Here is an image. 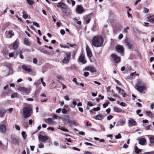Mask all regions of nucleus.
Returning <instances> with one entry per match:
<instances>
[{"instance_id":"f257e3e1","label":"nucleus","mask_w":154,"mask_h":154,"mask_svg":"<svg viewBox=\"0 0 154 154\" xmlns=\"http://www.w3.org/2000/svg\"><path fill=\"white\" fill-rule=\"evenodd\" d=\"M92 43L94 47H101L103 43V38L100 36H95L92 40Z\"/></svg>"},{"instance_id":"f03ea898","label":"nucleus","mask_w":154,"mask_h":154,"mask_svg":"<svg viewBox=\"0 0 154 154\" xmlns=\"http://www.w3.org/2000/svg\"><path fill=\"white\" fill-rule=\"evenodd\" d=\"M23 111V117L25 119L30 116L32 113V109L30 106L24 108Z\"/></svg>"},{"instance_id":"7ed1b4c3","label":"nucleus","mask_w":154,"mask_h":154,"mask_svg":"<svg viewBox=\"0 0 154 154\" xmlns=\"http://www.w3.org/2000/svg\"><path fill=\"white\" fill-rule=\"evenodd\" d=\"M146 88V85L141 81H138L135 85V88L141 93Z\"/></svg>"},{"instance_id":"20e7f679","label":"nucleus","mask_w":154,"mask_h":154,"mask_svg":"<svg viewBox=\"0 0 154 154\" xmlns=\"http://www.w3.org/2000/svg\"><path fill=\"white\" fill-rule=\"evenodd\" d=\"M57 6L58 8H60L61 11L63 13H66L67 12L66 5L63 3H58L57 5Z\"/></svg>"},{"instance_id":"39448f33","label":"nucleus","mask_w":154,"mask_h":154,"mask_svg":"<svg viewBox=\"0 0 154 154\" xmlns=\"http://www.w3.org/2000/svg\"><path fill=\"white\" fill-rule=\"evenodd\" d=\"M17 90L21 92H23L26 94H28L30 91L29 89L27 88L24 87L19 86L18 87Z\"/></svg>"},{"instance_id":"423d86ee","label":"nucleus","mask_w":154,"mask_h":154,"mask_svg":"<svg viewBox=\"0 0 154 154\" xmlns=\"http://www.w3.org/2000/svg\"><path fill=\"white\" fill-rule=\"evenodd\" d=\"M71 54L69 53H65L64 54V58L62 61L63 63H67L70 59Z\"/></svg>"},{"instance_id":"0eeeda50","label":"nucleus","mask_w":154,"mask_h":154,"mask_svg":"<svg viewBox=\"0 0 154 154\" xmlns=\"http://www.w3.org/2000/svg\"><path fill=\"white\" fill-rule=\"evenodd\" d=\"M38 140L39 142H44L47 141L48 139V136H44L41 134L39 135L38 137Z\"/></svg>"},{"instance_id":"6e6552de","label":"nucleus","mask_w":154,"mask_h":154,"mask_svg":"<svg viewBox=\"0 0 154 154\" xmlns=\"http://www.w3.org/2000/svg\"><path fill=\"white\" fill-rule=\"evenodd\" d=\"M61 119L63 121V122L65 124L69 123L70 122V118L69 116L67 115H64L62 118Z\"/></svg>"},{"instance_id":"1a4fd4ad","label":"nucleus","mask_w":154,"mask_h":154,"mask_svg":"<svg viewBox=\"0 0 154 154\" xmlns=\"http://www.w3.org/2000/svg\"><path fill=\"white\" fill-rule=\"evenodd\" d=\"M125 45L128 47L129 48H132L134 45V42L132 41L128 42L127 40H125L124 42Z\"/></svg>"},{"instance_id":"9d476101","label":"nucleus","mask_w":154,"mask_h":154,"mask_svg":"<svg viewBox=\"0 0 154 154\" xmlns=\"http://www.w3.org/2000/svg\"><path fill=\"white\" fill-rule=\"evenodd\" d=\"M111 56L113 58L116 63H118L120 62V57L118 56L116 54H112Z\"/></svg>"},{"instance_id":"9b49d317","label":"nucleus","mask_w":154,"mask_h":154,"mask_svg":"<svg viewBox=\"0 0 154 154\" xmlns=\"http://www.w3.org/2000/svg\"><path fill=\"white\" fill-rule=\"evenodd\" d=\"M86 70L89 71L91 72H96V70L93 66H86L85 68Z\"/></svg>"},{"instance_id":"f8f14e48","label":"nucleus","mask_w":154,"mask_h":154,"mask_svg":"<svg viewBox=\"0 0 154 154\" xmlns=\"http://www.w3.org/2000/svg\"><path fill=\"white\" fill-rule=\"evenodd\" d=\"M147 21L153 24H154V14H149L147 17Z\"/></svg>"},{"instance_id":"ddd939ff","label":"nucleus","mask_w":154,"mask_h":154,"mask_svg":"<svg viewBox=\"0 0 154 154\" xmlns=\"http://www.w3.org/2000/svg\"><path fill=\"white\" fill-rule=\"evenodd\" d=\"M128 123L129 127H132L136 124V121L131 118L129 119L128 121Z\"/></svg>"},{"instance_id":"4468645a","label":"nucleus","mask_w":154,"mask_h":154,"mask_svg":"<svg viewBox=\"0 0 154 154\" xmlns=\"http://www.w3.org/2000/svg\"><path fill=\"white\" fill-rule=\"evenodd\" d=\"M79 60L82 64H85L86 63V60L85 59L84 55L83 54H82L79 57Z\"/></svg>"},{"instance_id":"2eb2a0df","label":"nucleus","mask_w":154,"mask_h":154,"mask_svg":"<svg viewBox=\"0 0 154 154\" xmlns=\"http://www.w3.org/2000/svg\"><path fill=\"white\" fill-rule=\"evenodd\" d=\"M84 8L81 5H78L76 9V12L77 13L80 14L83 12Z\"/></svg>"},{"instance_id":"dca6fc26","label":"nucleus","mask_w":154,"mask_h":154,"mask_svg":"<svg viewBox=\"0 0 154 154\" xmlns=\"http://www.w3.org/2000/svg\"><path fill=\"white\" fill-rule=\"evenodd\" d=\"M86 49L88 56L89 57H91L92 56V54L91 51L88 45L86 46Z\"/></svg>"},{"instance_id":"f3484780","label":"nucleus","mask_w":154,"mask_h":154,"mask_svg":"<svg viewBox=\"0 0 154 154\" xmlns=\"http://www.w3.org/2000/svg\"><path fill=\"white\" fill-rule=\"evenodd\" d=\"M116 50L118 52L121 53L124 51V48L121 45H118L116 47Z\"/></svg>"},{"instance_id":"a211bd4d","label":"nucleus","mask_w":154,"mask_h":154,"mask_svg":"<svg viewBox=\"0 0 154 154\" xmlns=\"http://www.w3.org/2000/svg\"><path fill=\"white\" fill-rule=\"evenodd\" d=\"M45 122L49 124H56V122L55 121H53V119L52 118H48L45 120Z\"/></svg>"},{"instance_id":"6ab92c4d","label":"nucleus","mask_w":154,"mask_h":154,"mask_svg":"<svg viewBox=\"0 0 154 154\" xmlns=\"http://www.w3.org/2000/svg\"><path fill=\"white\" fill-rule=\"evenodd\" d=\"M138 142L141 145H145L146 144V140L145 138H141L139 139Z\"/></svg>"},{"instance_id":"aec40b11","label":"nucleus","mask_w":154,"mask_h":154,"mask_svg":"<svg viewBox=\"0 0 154 154\" xmlns=\"http://www.w3.org/2000/svg\"><path fill=\"white\" fill-rule=\"evenodd\" d=\"M19 44V42L18 40H16L15 42L13 43V48L14 50H15L18 47Z\"/></svg>"},{"instance_id":"412c9836","label":"nucleus","mask_w":154,"mask_h":154,"mask_svg":"<svg viewBox=\"0 0 154 154\" xmlns=\"http://www.w3.org/2000/svg\"><path fill=\"white\" fill-rule=\"evenodd\" d=\"M22 68L26 71L31 72L32 71V70L30 68L28 67L25 65H23Z\"/></svg>"},{"instance_id":"4be33fe9","label":"nucleus","mask_w":154,"mask_h":154,"mask_svg":"<svg viewBox=\"0 0 154 154\" xmlns=\"http://www.w3.org/2000/svg\"><path fill=\"white\" fill-rule=\"evenodd\" d=\"M0 130L1 132H5L6 131V127L5 125H0Z\"/></svg>"},{"instance_id":"5701e85b","label":"nucleus","mask_w":154,"mask_h":154,"mask_svg":"<svg viewBox=\"0 0 154 154\" xmlns=\"http://www.w3.org/2000/svg\"><path fill=\"white\" fill-rule=\"evenodd\" d=\"M70 124V126L72 127V126L71 125V124L72 125H73L75 126H77L79 125V124L76 121V120H73V121H71L70 120V122L69 123Z\"/></svg>"},{"instance_id":"b1692460","label":"nucleus","mask_w":154,"mask_h":154,"mask_svg":"<svg viewBox=\"0 0 154 154\" xmlns=\"http://www.w3.org/2000/svg\"><path fill=\"white\" fill-rule=\"evenodd\" d=\"M146 114L148 116L151 118H153L154 117V114L152 113L150 111H146Z\"/></svg>"},{"instance_id":"393cba45","label":"nucleus","mask_w":154,"mask_h":154,"mask_svg":"<svg viewBox=\"0 0 154 154\" xmlns=\"http://www.w3.org/2000/svg\"><path fill=\"white\" fill-rule=\"evenodd\" d=\"M40 51L41 52L45 54L51 55V53L50 52L47 51L44 48H42L41 50H40Z\"/></svg>"},{"instance_id":"a878e982","label":"nucleus","mask_w":154,"mask_h":154,"mask_svg":"<svg viewBox=\"0 0 154 154\" xmlns=\"http://www.w3.org/2000/svg\"><path fill=\"white\" fill-rule=\"evenodd\" d=\"M6 111L3 109H0V116L2 117L5 113Z\"/></svg>"},{"instance_id":"bb28decb","label":"nucleus","mask_w":154,"mask_h":154,"mask_svg":"<svg viewBox=\"0 0 154 154\" xmlns=\"http://www.w3.org/2000/svg\"><path fill=\"white\" fill-rule=\"evenodd\" d=\"M103 119V116L101 114H99L97 115L95 117V119L101 120Z\"/></svg>"},{"instance_id":"cd10ccee","label":"nucleus","mask_w":154,"mask_h":154,"mask_svg":"<svg viewBox=\"0 0 154 154\" xmlns=\"http://www.w3.org/2000/svg\"><path fill=\"white\" fill-rule=\"evenodd\" d=\"M134 149L135 150V152L137 153V154H139L141 152V149H138L137 146H135L134 147Z\"/></svg>"},{"instance_id":"c85d7f7f","label":"nucleus","mask_w":154,"mask_h":154,"mask_svg":"<svg viewBox=\"0 0 154 154\" xmlns=\"http://www.w3.org/2000/svg\"><path fill=\"white\" fill-rule=\"evenodd\" d=\"M8 33L9 35H11L9 36L10 38H11L12 36H14V33L12 30H10L8 31Z\"/></svg>"},{"instance_id":"c756f323","label":"nucleus","mask_w":154,"mask_h":154,"mask_svg":"<svg viewBox=\"0 0 154 154\" xmlns=\"http://www.w3.org/2000/svg\"><path fill=\"white\" fill-rule=\"evenodd\" d=\"M136 73V72H135L133 73H131L129 76L127 77V79H132V76H133L134 74Z\"/></svg>"},{"instance_id":"7c9ffc66","label":"nucleus","mask_w":154,"mask_h":154,"mask_svg":"<svg viewBox=\"0 0 154 154\" xmlns=\"http://www.w3.org/2000/svg\"><path fill=\"white\" fill-rule=\"evenodd\" d=\"M23 17L24 19H26L28 17V15L25 12V11L22 12Z\"/></svg>"},{"instance_id":"2f4dec72","label":"nucleus","mask_w":154,"mask_h":154,"mask_svg":"<svg viewBox=\"0 0 154 154\" xmlns=\"http://www.w3.org/2000/svg\"><path fill=\"white\" fill-rule=\"evenodd\" d=\"M18 94L17 93H14L11 95V98H13L17 97Z\"/></svg>"},{"instance_id":"473e14b6","label":"nucleus","mask_w":154,"mask_h":154,"mask_svg":"<svg viewBox=\"0 0 154 154\" xmlns=\"http://www.w3.org/2000/svg\"><path fill=\"white\" fill-rule=\"evenodd\" d=\"M150 142L151 143H154V136H152L149 138Z\"/></svg>"},{"instance_id":"72a5a7b5","label":"nucleus","mask_w":154,"mask_h":154,"mask_svg":"<svg viewBox=\"0 0 154 154\" xmlns=\"http://www.w3.org/2000/svg\"><path fill=\"white\" fill-rule=\"evenodd\" d=\"M26 1L27 3L30 5H32L34 3V2L32 0H26Z\"/></svg>"},{"instance_id":"f704fd0d","label":"nucleus","mask_w":154,"mask_h":154,"mask_svg":"<svg viewBox=\"0 0 154 154\" xmlns=\"http://www.w3.org/2000/svg\"><path fill=\"white\" fill-rule=\"evenodd\" d=\"M22 135L24 139L26 138L27 135L26 134V132L24 131H23L22 132Z\"/></svg>"},{"instance_id":"c9c22d12","label":"nucleus","mask_w":154,"mask_h":154,"mask_svg":"<svg viewBox=\"0 0 154 154\" xmlns=\"http://www.w3.org/2000/svg\"><path fill=\"white\" fill-rule=\"evenodd\" d=\"M24 43L26 45L28 46L30 45V43L28 40L27 39L25 38L24 40Z\"/></svg>"},{"instance_id":"e433bc0d","label":"nucleus","mask_w":154,"mask_h":154,"mask_svg":"<svg viewBox=\"0 0 154 154\" xmlns=\"http://www.w3.org/2000/svg\"><path fill=\"white\" fill-rule=\"evenodd\" d=\"M72 105H71L70 107L72 108H74L75 106L77 104V103L75 101H73L72 102Z\"/></svg>"},{"instance_id":"4c0bfd02","label":"nucleus","mask_w":154,"mask_h":154,"mask_svg":"<svg viewBox=\"0 0 154 154\" xmlns=\"http://www.w3.org/2000/svg\"><path fill=\"white\" fill-rule=\"evenodd\" d=\"M33 25L37 27H40L39 24L37 22L34 21L32 22Z\"/></svg>"},{"instance_id":"58836bf2","label":"nucleus","mask_w":154,"mask_h":154,"mask_svg":"<svg viewBox=\"0 0 154 154\" xmlns=\"http://www.w3.org/2000/svg\"><path fill=\"white\" fill-rule=\"evenodd\" d=\"M57 79H58L60 80H62L63 79V77L62 76L60 75H57Z\"/></svg>"},{"instance_id":"ea45409f","label":"nucleus","mask_w":154,"mask_h":154,"mask_svg":"<svg viewBox=\"0 0 154 154\" xmlns=\"http://www.w3.org/2000/svg\"><path fill=\"white\" fill-rule=\"evenodd\" d=\"M115 138L116 139L121 138L122 137L120 133H119L117 135H116L115 137Z\"/></svg>"},{"instance_id":"a19ab883","label":"nucleus","mask_w":154,"mask_h":154,"mask_svg":"<svg viewBox=\"0 0 154 154\" xmlns=\"http://www.w3.org/2000/svg\"><path fill=\"white\" fill-rule=\"evenodd\" d=\"M149 11V9L146 8H143V12L144 13H147Z\"/></svg>"},{"instance_id":"79ce46f5","label":"nucleus","mask_w":154,"mask_h":154,"mask_svg":"<svg viewBox=\"0 0 154 154\" xmlns=\"http://www.w3.org/2000/svg\"><path fill=\"white\" fill-rule=\"evenodd\" d=\"M119 123L120 124V125H125V121L123 120H122Z\"/></svg>"},{"instance_id":"37998d69","label":"nucleus","mask_w":154,"mask_h":154,"mask_svg":"<svg viewBox=\"0 0 154 154\" xmlns=\"http://www.w3.org/2000/svg\"><path fill=\"white\" fill-rule=\"evenodd\" d=\"M114 109L115 111L117 112H119L121 111V110L120 109L117 107H114Z\"/></svg>"},{"instance_id":"c03bdc74","label":"nucleus","mask_w":154,"mask_h":154,"mask_svg":"<svg viewBox=\"0 0 154 154\" xmlns=\"http://www.w3.org/2000/svg\"><path fill=\"white\" fill-rule=\"evenodd\" d=\"M122 91L121 94L122 96L124 97H125L126 96V94L124 92V90L123 89L122 90Z\"/></svg>"},{"instance_id":"a18cd8bd","label":"nucleus","mask_w":154,"mask_h":154,"mask_svg":"<svg viewBox=\"0 0 154 154\" xmlns=\"http://www.w3.org/2000/svg\"><path fill=\"white\" fill-rule=\"evenodd\" d=\"M39 93V92L38 91L36 90L35 92V94L34 95L35 97H36L38 95Z\"/></svg>"},{"instance_id":"49530a36","label":"nucleus","mask_w":154,"mask_h":154,"mask_svg":"<svg viewBox=\"0 0 154 154\" xmlns=\"http://www.w3.org/2000/svg\"><path fill=\"white\" fill-rule=\"evenodd\" d=\"M90 21V19L88 18H86L85 20V24H87Z\"/></svg>"},{"instance_id":"de8ad7c7","label":"nucleus","mask_w":154,"mask_h":154,"mask_svg":"<svg viewBox=\"0 0 154 154\" xmlns=\"http://www.w3.org/2000/svg\"><path fill=\"white\" fill-rule=\"evenodd\" d=\"M15 129L17 130L18 131H19L20 130V128L18 125H15Z\"/></svg>"},{"instance_id":"09e8293b","label":"nucleus","mask_w":154,"mask_h":154,"mask_svg":"<svg viewBox=\"0 0 154 154\" xmlns=\"http://www.w3.org/2000/svg\"><path fill=\"white\" fill-rule=\"evenodd\" d=\"M116 89L118 91V93L119 94H120L121 91H122V89L120 88L118 86H116Z\"/></svg>"},{"instance_id":"8fccbe9b","label":"nucleus","mask_w":154,"mask_h":154,"mask_svg":"<svg viewBox=\"0 0 154 154\" xmlns=\"http://www.w3.org/2000/svg\"><path fill=\"white\" fill-rule=\"evenodd\" d=\"M64 98L65 100H69V96L68 95H66V96H65L64 97Z\"/></svg>"},{"instance_id":"3c124183","label":"nucleus","mask_w":154,"mask_h":154,"mask_svg":"<svg viewBox=\"0 0 154 154\" xmlns=\"http://www.w3.org/2000/svg\"><path fill=\"white\" fill-rule=\"evenodd\" d=\"M100 107H97V108H94L93 109L94 111H96L100 110Z\"/></svg>"},{"instance_id":"603ef678","label":"nucleus","mask_w":154,"mask_h":154,"mask_svg":"<svg viewBox=\"0 0 154 154\" xmlns=\"http://www.w3.org/2000/svg\"><path fill=\"white\" fill-rule=\"evenodd\" d=\"M67 112V110L65 109H63L62 111V113L63 114H65Z\"/></svg>"},{"instance_id":"864d4df0","label":"nucleus","mask_w":154,"mask_h":154,"mask_svg":"<svg viewBox=\"0 0 154 154\" xmlns=\"http://www.w3.org/2000/svg\"><path fill=\"white\" fill-rule=\"evenodd\" d=\"M60 128V130H62L64 131H65V132H68L69 131L67 129L64 128L63 127H61V128Z\"/></svg>"},{"instance_id":"5fc2aeb1","label":"nucleus","mask_w":154,"mask_h":154,"mask_svg":"<svg viewBox=\"0 0 154 154\" xmlns=\"http://www.w3.org/2000/svg\"><path fill=\"white\" fill-rule=\"evenodd\" d=\"M89 74V73L88 72H85L84 73V75L85 77L88 76Z\"/></svg>"},{"instance_id":"6e6d98bb","label":"nucleus","mask_w":154,"mask_h":154,"mask_svg":"<svg viewBox=\"0 0 154 154\" xmlns=\"http://www.w3.org/2000/svg\"><path fill=\"white\" fill-rule=\"evenodd\" d=\"M60 33L62 35H63L65 34V31L63 29H61L60 30Z\"/></svg>"},{"instance_id":"4d7b16f0","label":"nucleus","mask_w":154,"mask_h":154,"mask_svg":"<svg viewBox=\"0 0 154 154\" xmlns=\"http://www.w3.org/2000/svg\"><path fill=\"white\" fill-rule=\"evenodd\" d=\"M72 81L75 83L76 85H78V83L77 82V79L75 78H74L72 79Z\"/></svg>"},{"instance_id":"13d9d810","label":"nucleus","mask_w":154,"mask_h":154,"mask_svg":"<svg viewBox=\"0 0 154 154\" xmlns=\"http://www.w3.org/2000/svg\"><path fill=\"white\" fill-rule=\"evenodd\" d=\"M33 62L35 64H36L37 62V60L36 58H34L33 59Z\"/></svg>"},{"instance_id":"bf43d9fd","label":"nucleus","mask_w":154,"mask_h":154,"mask_svg":"<svg viewBox=\"0 0 154 154\" xmlns=\"http://www.w3.org/2000/svg\"><path fill=\"white\" fill-rule=\"evenodd\" d=\"M113 118V116L111 115H109L107 117V119L108 120H109L110 119H112Z\"/></svg>"},{"instance_id":"052dcab7","label":"nucleus","mask_w":154,"mask_h":154,"mask_svg":"<svg viewBox=\"0 0 154 154\" xmlns=\"http://www.w3.org/2000/svg\"><path fill=\"white\" fill-rule=\"evenodd\" d=\"M44 144L42 143H40L39 145V147L40 148H42L44 147Z\"/></svg>"},{"instance_id":"680f3d73","label":"nucleus","mask_w":154,"mask_h":154,"mask_svg":"<svg viewBox=\"0 0 154 154\" xmlns=\"http://www.w3.org/2000/svg\"><path fill=\"white\" fill-rule=\"evenodd\" d=\"M129 29V28L128 27H127L126 28H125L124 30H123V32H125V33H127L128 31H127V30L128 29Z\"/></svg>"},{"instance_id":"e2e57ef3","label":"nucleus","mask_w":154,"mask_h":154,"mask_svg":"<svg viewBox=\"0 0 154 154\" xmlns=\"http://www.w3.org/2000/svg\"><path fill=\"white\" fill-rule=\"evenodd\" d=\"M56 24H57V26L59 27L60 26L61 24V23L60 22H57V23H56Z\"/></svg>"},{"instance_id":"0e129e2a","label":"nucleus","mask_w":154,"mask_h":154,"mask_svg":"<svg viewBox=\"0 0 154 154\" xmlns=\"http://www.w3.org/2000/svg\"><path fill=\"white\" fill-rule=\"evenodd\" d=\"M60 46L61 47L63 48H69V46L67 45L63 46L62 45H60Z\"/></svg>"},{"instance_id":"69168bd1","label":"nucleus","mask_w":154,"mask_h":154,"mask_svg":"<svg viewBox=\"0 0 154 154\" xmlns=\"http://www.w3.org/2000/svg\"><path fill=\"white\" fill-rule=\"evenodd\" d=\"M72 149L74 150H77L78 151H80V149H78V148H76V147H73V148H72Z\"/></svg>"},{"instance_id":"338daca9","label":"nucleus","mask_w":154,"mask_h":154,"mask_svg":"<svg viewBox=\"0 0 154 154\" xmlns=\"http://www.w3.org/2000/svg\"><path fill=\"white\" fill-rule=\"evenodd\" d=\"M123 37V35L122 34H120L118 38L119 39H121Z\"/></svg>"},{"instance_id":"774afa93","label":"nucleus","mask_w":154,"mask_h":154,"mask_svg":"<svg viewBox=\"0 0 154 154\" xmlns=\"http://www.w3.org/2000/svg\"><path fill=\"white\" fill-rule=\"evenodd\" d=\"M120 105L122 106H126V105H125V103L123 102H121L120 104Z\"/></svg>"}]
</instances>
